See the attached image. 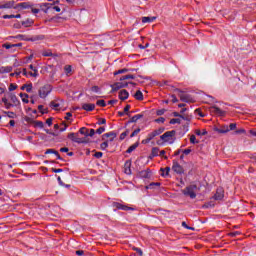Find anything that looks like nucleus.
I'll use <instances>...</instances> for the list:
<instances>
[{
    "label": "nucleus",
    "mask_w": 256,
    "mask_h": 256,
    "mask_svg": "<svg viewBox=\"0 0 256 256\" xmlns=\"http://www.w3.org/2000/svg\"><path fill=\"white\" fill-rule=\"evenodd\" d=\"M175 130L167 131L163 135L160 136L161 141H158V145H163V143H173V137L176 135Z\"/></svg>",
    "instance_id": "f257e3e1"
},
{
    "label": "nucleus",
    "mask_w": 256,
    "mask_h": 256,
    "mask_svg": "<svg viewBox=\"0 0 256 256\" xmlns=\"http://www.w3.org/2000/svg\"><path fill=\"white\" fill-rule=\"evenodd\" d=\"M174 93H178V97H180V101L183 103H195V99H193L191 95L185 94V92L179 88L174 89Z\"/></svg>",
    "instance_id": "f03ea898"
},
{
    "label": "nucleus",
    "mask_w": 256,
    "mask_h": 256,
    "mask_svg": "<svg viewBox=\"0 0 256 256\" xmlns=\"http://www.w3.org/2000/svg\"><path fill=\"white\" fill-rule=\"evenodd\" d=\"M51 91H53V86H51V84H45L39 88L38 95L40 99H47Z\"/></svg>",
    "instance_id": "7ed1b4c3"
},
{
    "label": "nucleus",
    "mask_w": 256,
    "mask_h": 256,
    "mask_svg": "<svg viewBox=\"0 0 256 256\" xmlns=\"http://www.w3.org/2000/svg\"><path fill=\"white\" fill-rule=\"evenodd\" d=\"M195 191H197V184H191L182 190V193L186 197H190V199H195V197H197Z\"/></svg>",
    "instance_id": "20e7f679"
},
{
    "label": "nucleus",
    "mask_w": 256,
    "mask_h": 256,
    "mask_svg": "<svg viewBox=\"0 0 256 256\" xmlns=\"http://www.w3.org/2000/svg\"><path fill=\"white\" fill-rule=\"evenodd\" d=\"M68 139L72 140L74 143H78L79 145L89 143V139L80 138L79 133H73V132L69 133Z\"/></svg>",
    "instance_id": "39448f33"
},
{
    "label": "nucleus",
    "mask_w": 256,
    "mask_h": 256,
    "mask_svg": "<svg viewBox=\"0 0 256 256\" xmlns=\"http://www.w3.org/2000/svg\"><path fill=\"white\" fill-rule=\"evenodd\" d=\"M172 171L177 175H183V173H185V169L181 164H179V162H177V160H173Z\"/></svg>",
    "instance_id": "423d86ee"
},
{
    "label": "nucleus",
    "mask_w": 256,
    "mask_h": 256,
    "mask_svg": "<svg viewBox=\"0 0 256 256\" xmlns=\"http://www.w3.org/2000/svg\"><path fill=\"white\" fill-rule=\"evenodd\" d=\"M112 207H114L115 209H119L121 211H135V208L129 207L125 204H121L119 202H113Z\"/></svg>",
    "instance_id": "0eeeda50"
},
{
    "label": "nucleus",
    "mask_w": 256,
    "mask_h": 256,
    "mask_svg": "<svg viewBox=\"0 0 256 256\" xmlns=\"http://www.w3.org/2000/svg\"><path fill=\"white\" fill-rule=\"evenodd\" d=\"M210 112L214 113V115H219V117H225L226 112L221 110V108L217 106L210 107Z\"/></svg>",
    "instance_id": "6e6552de"
},
{
    "label": "nucleus",
    "mask_w": 256,
    "mask_h": 256,
    "mask_svg": "<svg viewBox=\"0 0 256 256\" xmlns=\"http://www.w3.org/2000/svg\"><path fill=\"white\" fill-rule=\"evenodd\" d=\"M138 176L141 179H151V169L147 168L146 170H142L138 173Z\"/></svg>",
    "instance_id": "1a4fd4ad"
},
{
    "label": "nucleus",
    "mask_w": 256,
    "mask_h": 256,
    "mask_svg": "<svg viewBox=\"0 0 256 256\" xmlns=\"http://www.w3.org/2000/svg\"><path fill=\"white\" fill-rule=\"evenodd\" d=\"M127 82H116L113 85H111L112 87V91H119V89H123L125 87H127Z\"/></svg>",
    "instance_id": "9d476101"
},
{
    "label": "nucleus",
    "mask_w": 256,
    "mask_h": 256,
    "mask_svg": "<svg viewBox=\"0 0 256 256\" xmlns=\"http://www.w3.org/2000/svg\"><path fill=\"white\" fill-rule=\"evenodd\" d=\"M110 137V139H109ZM115 137H117V133L115 132H108L102 135V141H105L109 139L110 142H113L115 140Z\"/></svg>",
    "instance_id": "9b49d317"
},
{
    "label": "nucleus",
    "mask_w": 256,
    "mask_h": 256,
    "mask_svg": "<svg viewBox=\"0 0 256 256\" xmlns=\"http://www.w3.org/2000/svg\"><path fill=\"white\" fill-rule=\"evenodd\" d=\"M9 97H10V101H12L15 107H17L18 105H21V102L19 101V98H17V95L10 93Z\"/></svg>",
    "instance_id": "f8f14e48"
},
{
    "label": "nucleus",
    "mask_w": 256,
    "mask_h": 256,
    "mask_svg": "<svg viewBox=\"0 0 256 256\" xmlns=\"http://www.w3.org/2000/svg\"><path fill=\"white\" fill-rule=\"evenodd\" d=\"M223 197H224L223 190L217 189L216 193L213 196V199H215V201H221V199H223Z\"/></svg>",
    "instance_id": "ddd939ff"
},
{
    "label": "nucleus",
    "mask_w": 256,
    "mask_h": 256,
    "mask_svg": "<svg viewBox=\"0 0 256 256\" xmlns=\"http://www.w3.org/2000/svg\"><path fill=\"white\" fill-rule=\"evenodd\" d=\"M124 173L126 175H131V160H127L124 164Z\"/></svg>",
    "instance_id": "4468645a"
},
{
    "label": "nucleus",
    "mask_w": 256,
    "mask_h": 256,
    "mask_svg": "<svg viewBox=\"0 0 256 256\" xmlns=\"http://www.w3.org/2000/svg\"><path fill=\"white\" fill-rule=\"evenodd\" d=\"M119 99L121 101H125V100L129 99V92L127 90H121L119 92Z\"/></svg>",
    "instance_id": "2eb2a0df"
},
{
    "label": "nucleus",
    "mask_w": 256,
    "mask_h": 256,
    "mask_svg": "<svg viewBox=\"0 0 256 256\" xmlns=\"http://www.w3.org/2000/svg\"><path fill=\"white\" fill-rule=\"evenodd\" d=\"M82 109L84 111H94L95 110V104L84 103V104H82Z\"/></svg>",
    "instance_id": "dca6fc26"
},
{
    "label": "nucleus",
    "mask_w": 256,
    "mask_h": 256,
    "mask_svg": "<svg viewBox=\"0 0 256 256\" xmlns=\"http://www.w3.org/2000/svg\"><path fill=\"white\" fill-rule=\"evenodd\" d=\"M15 8V1H8L4 4H2V9H13Z\"/></svg>",
    "instance_id": "f3484780"
},
{
    "label": "nucleus",
    "mask_w": 256,
    "mask_h": 256,
    "mask_svg": "<svg viewBox=\"0 0 256 256\" xmlns=\"http://www.w3.org/2000/svg\"><path fill=\"white\" fill-rule=\"evenodd\" d=\"M139 119H143V114H137V115L133 116L132 118H130V120L127 122V124L137 123V121H139Z\"/></svg>",
    "instance_id": "a211bd4d"
},
{
    "label": "nucleus",
    "mask_w": 256,
    "mask_h": 256,
    "mask_svg": "<svg viewBox=\"0 0 256 256\" xmlns=\"http://www.w3.org/2000/svg\"><path fill=\"white\" fill-rule=\"evenodd\" d=\"M29 69H31L32 71H34V72H29V73H28V75H30V77H38V76H39V72L37 71V68H35V67L33 66V64H31V65L29 66Z\"/></svg>",
    "instance_id": "6ab92c4d"
},
{
    "label": "nucleus",
    "mask_w": 256,
    "mask_h": 256,
    "mask_svg": "<svg viewBox=\"0 0 256 256\" xmlns=\"http://www.w3.org/2000/svg\"><path fill=\"white\" fill-rule=\"evenodd\" d=\"M13 66H2L0 67V73H11Z\"/></svg>",
    "instance_id": "aec40b11"
},
{
    "label": "nucleus",
    "mask_w": 256,
    "mask_h": 256,
    "mask_svg": "<svg viewBox=\"0 0 256 256\" xmlns=\"http://www.w3.org/2000/svg\"><path fill=\"white\" fill-rule=\"evenodd\" d=\"M160 171L162 172V177H169V172L171 171V167L161 168Z\"/></svg>",
    "instance_id": "412c9836"
},
{
    "label": "nucleus",
    "mask_w": 256,
    "mask_h": 256,
    "mask_svg": "<svg viewBox=\"0 0 256 256\" xmlns=\"http://www.w3.org/2000/svg\"><path fill=\"white\" fill-rule=\"evenodd\" d=\"M29 9V4L27 2H22L14 6V9Z\"/></svg>",
    "instance_id": "4be33fe9"
},
{
    "label": "nucleus",
    "mask_w": 256,
    "mask_h": 256,
    "mask_svg": "<svg viewBox=\"0 0 256 256\" xmlns=\"http://www.w3.org/2000/svg\"><path fill=\"white\" fill-rule=\"evenodd\" d=\"M217 133H229V126L224 125L221 128L216 129Z\"/></svg>",
    "instance_id": "5701e85b"
},
{
    "label": "nucleus",
    "mask_w": 256,
    "mask_h": 256,
    "mask_svg": "<svg viewBox=\"0 0 256 256\" xmlns=\"http://www.w3.org/2000/svg\"><path fill=\"white\" fill-rule=\"evenodd\" d=\"M157 17H142V23H153Z\"/></svg>",
    "instance_id": "b1692460"
},
{
    "label": "nucleus",
    "mask_w": 256,
    "mask_h": 256,
    "mask_svg": "<svg viewBox=\"0 0 256 256\" xmlns=\"http://www.w3.org/2000/svg\"><path fill=\"white\" fill-rule=\"evenodd\" d=\"M134 97L137 101H143V92H141V90H137Z\"/></svg>",
    "instance_id": "393cba45"
},
{
    "label": "nucleus",
    "mask_w": 256,
    "mask_h": 256,
    "mask_svg": "<svg viewBox=\"0 0 256 256\" xmlns=\"http://www.w3.org/2000/svg\"><path fill=\"white\" fill-rule=\"evenodd\" d=\"M137 147H139V142L134 143L133 145H131L127 150L126 153H133V151H135V149H137Z\"/></svg>",
    "instance_id": "a878e982"
},
{
    "label": "nucleus",
    "mask_w": 256,
    "mask_h": 256,
    "mask_svg": "<svg viewBox=\"0 0 256 256\" xmlns=\"http://www.w3.org/2000/svg\"><path fill=\"white\" fill-rule=\"evenodd\" d=\"M79 134L85 135L86 136L85 138L87 139V137H89V129H87L86 127H82L79 130Z\"/></svg>",
    "instance_id": "bb28decb"
},
{
    "label": "nucleus",
    "mask_w": 256,
    "mask_h": 256,
    "mask_svg": "<svg viewBox=\"0 0 256 256\" xmlns=\"http://www.w3.org/2000/svg\"><path fill=\"white\" fill-rule=\"evenodd\" d=\"M20 97H21L23 103H29V94L20 93Z\"/></svg>",
    "instance_id": "cd10ccee"
},
{
    "label": "nucleus",
    "mask_w": 256,
    "mask_h": 256,
    "mask_svg": "<svg viewBox=\"0 0 256 256\" xmlns=\"http://www.w3.org/2000/svg\"><path fill=\"white\" fill-rule=\"evenodd\" d=\"M155 187H161V183H159V182H152L148 186H146V189H155Z\"/></svg>",
    "instance_id": "c85d7f7f"
},
{
    "label": "nucleus",
    "mask_w": 256,
    "mask_h": 256,
    "mask_svg": "<svg viewBox=\"0 0 256 256\" xmlns=\"http://www.w3.org/2000/svg\"><path fill=\"white\" fill-rule=\"evenodd\" d=\"M33 20L32 19H27L26 21H22V25L24 26V27H31V25H33Z\"/></svg>",
    "instance_id": "c756f323"
},
{
    "label": "nucleus",
    "mask_w": 256,
    "mask_h": 256,
    "mask_svg": "<svg viewBox=\"0 0 256 256\" xmlns=\"http://www.w3.org/2000/svg\"><path fill=\"white\" fill-rule=\"evenodd\" d=\"M107 147H109V140H104V142L100 144V148L102 149V151H105Z\"/></svg>",
    "instance_id": "7c9ffc66"
},
{
    "label": "nucleus",
    "mask_w": 256,
    "mask_h": 256,
    "mask_svg": "<svg viewBox=\"0 0 256 256\" xmlns=\"http://www.w3.org/2000/svg\"><path fill=\"white\" fill-rule=\"evenodd\" d=\"M152 157H157L159 155V148L153 147L151 152Z\"/></svg>",
    "instance_id": "2f4dec72"
},
{
    "label": "nucleus",
    "mask_w": 256,
    "mask_h": 256,
    "mask_svg": "<svg viewBox=\"0 0 256 256\" xmlns=\"http://www.w3.org/2000/svg\"><path fill=\"white\" fill-rule=\"evenodd\" d=\"M127 79H135V75H132V74H128V75H125V76H122L120 78V81H125Z\"/></svg>",
    "instance_id": "473e14b6"
},
{
    "label": "nucleus",
    "mask_w": 256,
    "mask_h": 256,
    "mask_svg": "<svg viewBox=\"0 0 256 256\" xmlns=\"http://www.w3.org/2000/svg\"><path fill=\"white\" fill-rule=\"evenodd\" d=\"M176 123H177L178 125H180L181 119H179V118H173V119L170 120V125H176Z\"/></svg>",
    "instance_id": "72a5a7b5"
},
{
    "label": "nucleus",
    "mask_w": 256,
    "mask_h": 256,
    "mask_svg": "<svg viewBox=\"0 0 256 256\" xmlns=\"http://www.w3.org/2000/svg\"><path fill=\"white\" fill-rule=\"evenodd\" d=\"M96 105H98V107H107V103L105 102V100H98L96 102Z\"/></svg>",
    "instance_id": "f704fd0d"
},
{
    "label": "nucleus",
    "mask_w": 256,
    "mask_h": 256,
    "mask_svg": "<svg viewBox=\"0 0 256 256\" xmlns=\"http://www.w3.org/2000/svg\"><path fill=\"white\" fill-rule=\"evenodd\" d=\"M34 127H39L40 129H43V127H45V124H43L42 121H35Z\"/></svg>",
    "instance_id": "c9c22d12"
},
{
    "label": "nucleus",
    "mask_w": 256,
    "mask_h": 256,
    "mask_svg": "<svg viewBox=\"0 0 256 256\" xmlns=\"http://www.w3.org/2000/svg\"><path fill=\"white\" fill-rule=\"evenodd\" d=\"M190 143H192V145H197V143H199V141H197V137H195V135L190 136Z\"/></svg>",
    "instance_id": "e433bc0d"
},
{
    "label": "nucleus",
    "mask_w": 256,
    "mask_h": 256,
    "mask_svg": "<svg viewBox=\"0 0 256 256\" xmlns=\"http://www.w3.org/2000/svg\"><path fill=\"white\" fill-rule=\"evenodd\" d=\"M51 154L57 155V150H55V149H47L45 151V155H51Z\"/></svg>",
    "instance_id": "4c0bfd02"
},
{
    "label": "nucleus",
    "mask_w": 256,
    "mask_h": 256,
    "mask_svg": "<svg viewBox=\"0 0 256 256\" xmlns=\"http://www.w3.org/2000/svg\"><path fill=\"white\" fill-rule=\"evenodd\" d=\"M139 133H141V128H137L136 130H134V131L131 133L130 137L133 138V137L139 135Z\"/></svg>",
    "instance_id": "58836bf2"
},
{
    "label": "nucleus",
    "mask_w": 256,
    "mask_h": 256,
    "mask_svg": "<svg viewBox=\"0 0 256 256\" xmlns=\"http://www.w3.org/2000/svg\"><path fill=\"white\" fill-rule=\"evenodd\" d=\"M164 131H165V128L161 127L159 129L154 130V133L156 134V137H157L158 135H161V133H163Z\"/></svg>",
    "instance_id": "ea45409f"
},
{
    "label": "nucleus",
    "mask_w": 256,
    "mask_h": 256,
    "mask_svg": "<svg viewBox=\"0 0 256 256\" xmlns=\"http://www.w3.org/2000/svg\"><path fill=\"white\" fill-rule=\"evenodd\" d=\"M155 137H157V135L155 134V131H152L151 133L148 134L147 138L150 141H153V139H155Z\"/></svg>",
    "instance_id": "a19ab883"
},
{
    "label": "nucleus",
    "mask_w": 256,
    "mask_h": 256,
    "mask_svg": "<svg viewBox=\"0 0 256 256\" xmlns=\"http://www.w3.org/2000/svg\"><path fill=\"white\" fill-rule=\"evenodd\" d=\"M42 55L43 57H53V53L51 52V50L44 51Z\"/></svg>",
    "instance_id": "79ce46f5"
},
{
    "label": "nucleus",
    "mask_w": 256,
    "mask_h": 256,
    "mask_svg": "<svg viewBox=\"0 0 256 256\" xmlns=\"http://www.w3.org/2000/svg\"><path fill=\"white\" fill-rule=\"evenodd\" d=\"M4 113L7 115V117H9V119H15V112L8 111Z\"/></svg>",
    "instance_id": "37998d69"
},
{
    "label": "nucleus",
    "mask_w": 256,
    "mask_h": 256,
    "mask_svg": "<svg viewBox=\"0 0 256 256\" xmlns=\"http://www.w3.org/2000/svg\"><path fill=\"white\" fill-rule=\"evenodd\" d=\"M50 107L52 109H57L58 107H60L59 103L55 102V101H51L50 102Z\"/></svg>",
    "instance_id": "c03bdc74"
},
{
    "label": "nucleus",
    "mask_w": 256,
    "mask_h": 256,
    "mask_svg": "<svg viewBox=\"0 0 256 256\" xmlns=\"http://www.w3.org/2000/svg\"><path fill=\"white\" fill-rule=\"evenodd\" d=\"M2 47L4 49H13V47H15V45L11 44V43H5L2 45Z\"/></svg>",
    "instance_id": "a18cd8bd"
},
{
    "label": "nucleus",
    "mask_w": 256,
    "mask_h": 256,
    "mask_svg": "<svg viewBox=\"0 0 256 256\" xmlns=\"http://www.w3.org/2000/svg\"><path fill=\"white\" fill-rule=\"evenodd\" d=\"M127 71H129V69L123 68L114 72V75H121V73H127Z\"/></svg>",
    "instance_id": "49530a36"
},
{
    "label": "nucleus",
    "mask_w": 256,
    "mask_h": 256,
    "mask_svg": "<svg viewBox=\"0 0 256 256\" xmlns=\"http://www.w3.org/2000/svg\"><path fill=\"white\" fill-rule=\"evenodd\" d=\"M128 135H129V130H126L125 132L120 134V141H123V139H125V137H127Z\"/></svg>",
    "instance_id": "de8ad7c7"
},
{
    "label": "nucleus",
    "mask_w": 256,
    "mask_h": 256,
    "mask_svg": "<svg viewBox=\"0 0 256 256\" xmlns=\"http://www.w3.org/2000/svg\"><path fill=\"white\" fill-rule=\"evenodd\" d=\"M129 109H131V105H126L124 108V113H126V115H128V117H131V115H130L131 112H129Z\"/></svg>",
    "instance_id": "09e8293b"
},
{
    "label": "nucleus",
    "mask_w": 256,
    "mask_h": 256,
    "mask_svg": "<svg viewBox=\"0 0 256 256\" xmlns=\"http://www.w3.org/2000/svg\"><path fill=\"white\" fill-rule=\"evenodd\" d=\"M31 91H33V84H26V92L31 93Z\"/></svg>",
    "instance_id": "8fccbe9b"
},
{
    "label": "nucleus",
    "mask_w": 256,
    "mask_h": 256,
    "mask_svg": "<svg viewBox=\"0 0 256 256\" xmlns=\"http://www.w3.org/2000/svg\"><path fill=\"white\" fill-rule=\"evenodd\" d=\"M64 70H65L66 75H69V73H71V71H72L71 65H66L64 67Z\"/></svg>",
    "instance_id": "3c124183"
},
{
    "label": "nucleus",
    "mask_w": 256,
    "mask_h": 256,
    "mask_svg": "<svg viewBox=\"0 0 256 256\" xmlns=\"http://www.w3.org/2000/svg\"><path fill=\"white\" fill-rule=\"evenodd\" d=\"M229 131H235V129H237V124L236 123H231L228 126Z\"/></svg>",
    "instance_id": "603ef678"
},
{
    "label": "nucleus",
    "mask_w": 256,
    "mask_h": 256,
    "mask_svg": "<svg viewBox=\"0 0 256 256\" xmlns=\"http://www.w3.org/2000/svg\"><path fill=\"white\" fill-rule=\"evenodd\" d=\"M173 116H174V117H180L181 119H185L186 121H187V119H188L187 117H185V116L179 114V112H173Z\"/></svg>",
    "instance_id": "864d4df0"
},
{
    "label": "nucleus",
    "mask_w": 256,
    "mask_h": 256,
    "mask_svg": "<svg viewBox=\"0 0 256 256\" xmlns=\"http://www.w3.org/2000/svg\"><path fill=\"white\" fill-rule=\"evenodd\" d=\"M133 251H136V253H138L139 256H143V250H141V248L134 247Z\"/></svg>",
    "instance_id": "5fc2aeb1"
},
{
    "label": "nucleus",
    "mask_w": 256,
    "mask_h": 256,
    "mask_svg": "<svg viewBox=\"0 0 256 256\" xmlns=\"http://www.w3.org/2000/svg\"><path fill=\"white\" fill-rule=\"evenodd\" d=\"M96 133L98 135H101V133H105V126H102L96 130Z\"/></svg>",
    "instance_id": "6e6d98bb"
},
{
    "label": "nucleus",
    "mask_w": 256,
    "mask_h": 256,
    "mask_svg": "<svg viewBox=\"0 0 256 256\" xmlns=\"http://www.w3.org/2000/svg\"><path fill=\"white\" fill-rule=\"evenodd\" d=\"M235 133H236V135H243L247 132L245 131V129L241 128V129L236 130Z\"/></svg>",
    "instance_id": "4d7b16f0"
},
{
    "label": "nucleus",
    "mask_w": 256,
    "mask_h": 256,
    "mask_svg": "<svg viewBox=\"0 0 256 256\" xmlns=\"http://www.w3.org/2000/svg\"><path fill=\"white\" fill-rule=\"evenodd\" d=\"M105 123H107V120L105 118H99L97 122L98 125H105Z\"/></svg>",
    "instance_id": "13d9d810"
},
{
    "label": "nucleus",
    "mask_w": 256,
    "mask_h": 256,
    "mask_svg": "<svg viewBox=\"0 0 256 256\" xmlns=\"http://www.w3.org/2000/svg\"><path fill=\"white\" fill-rule=\"evenodd\" d=\"M195 134L196 135H207V130L204 129L203 132H201V130H196Z\"/></svg>",
    "instance_id": "bf43d9fd"
},
{
    "label": "nucleus",
    "mask_w": 256,
    "mask_h": 256,
    "mask_svg": "<svg viewBox=\"0 0 256 256\" xmlns=\"http://www.w3.org/2000/svg\"><path fill=\"white\" fill-rule=\"evenodd\" d=\"M91 91H93V93H99V91H101V88H99V86H93L91 88Z\"/></svg>",
    "instance_id": "052dcab7"
},
{
    "label": "nucleus",
    "mask_w": 256,
    "mask_h": 256,
    "mask_svg": "<svg viewBox=\"0 0 256 256\" xmlns=\"http://www.w3.org/2000/svg\"><path fill=\"white\" fill-rule=\"evenodd\" d=\"M51 171L52 173H63V169L61 168H52Z\"/></svg>",
    "instance_id": "680f3d73"
},
{
    "label": "nucleus",
    "mask_w": 256,
    "mask_h": 256,
    "mask_svg": "<svg viewBox=\"0 0 256 256\" xmlns=\"http://www.w3.org/2000/svg\"><path fill=\"white\" fill-rule=\"evenodd\" d=\"M94 157L96 159H101V157H103V152H95Z\"/></svg>",
    "instance_id": "e2e57ef3"
},
{
    "label": "nucleus",
    "mask_w": 256,
    "mask_h": 256,
    "mask_svg": "<svg viewBox=\"0 0 256 256\" xmlns=\"http://www.w3.org/2000/svg\"><path fill=\"white\" fill-rule=\"evenodd\" d=\"M17 89V84L11 83L9 86V91H15Z\"/></svg>",
    "instance_id": "0e129e2a"
},
{
    "label": "nucleus",
    "mask_w": 256,
    "mask_h": 256,
    "mask_svg": "<svg viewBox=\"0 0 256 256\" xmlns=\"http://www.w3.org/2000/svg\"><path fill=\"white\" fill-rule=\"evenodd\" d=\"M38 111H40V113H42V115H45V113H47V110H43V105L38 106Z\"/></svg>",
    "instance_id": "69168bd1"
},
{
    "label": "nucleus",
    "mask_w": 256,
    "mask_h": 256,
    "mask_svg": "<svg viewBox=\"0 0 256 256\" xmlns=\"http://www.w3.org/2000/svg\"><path fill=\"white\" fill-rule=\"evenodd\" d=\"M195 113H197L199 115V117H205V114H203V112L201 111V109H196Z\"/></svg>",
    "instance_id": "338daca9"
},
{
    "label": "nucleus",
    "mask_w": 256,
    "mask_h": 256,
    "mask_svg": "<svg viewBox=\"0 0 256 256\" xmlns=\"http://www.w3.org/2000/svg\"><path fill=\"white\" fill-rule=\"evenodd\" d=\"M182 153L184 154V155H189V153H191V149H185V150H182Z\"/></svg>",
    "instance_id": "774afa93"
}]
</instances>
